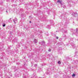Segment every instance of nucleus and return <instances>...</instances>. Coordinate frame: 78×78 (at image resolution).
<instances>
[{"mask_svg":"<svg viewBox=\"0 0 78 78\" xmlns=\"http://www.w3.org/2000/svg\"><path fill=\"white\" fill-rule=\"evenodd\" d=\"M13 21L15 23H16L17 22V19L16 18H15V19L13 20Z\"/></svg>","mask_w":78,"mask_h":78,"instance_id":"nucleus-1","label":"nucleus"},{"mask_svg":"<svg viewBox=\"0 0 78 78\" xmlns=\"http://www.w3.org/2000/svg\"><path fill=\"white\" fill-rule=\"evenodd\" d=\"M6 12H7V14L8 13V11H6Z\"/></svg>","mask_w":78,"mask_h":78,"instance_id":"nucleus-18","label":"nucleus"},{"mask_svg":"<svg viewBox=\"0 0 78 78\" xmlns=\"http://www.w3.org/2000/svg\"><path fill=\"white\" fill-rule=\"evenodd\" d=\"M48 51H51V49H49L48 50Z\"/></svg>","mask_w":78,"mask_h":78,"instance_id":"nucleus-14","label":"nucleus"},{"mask_svg":"<svg viewBox=\"0 0 78 78\" xmlns=\"http://www.w3.org/2000/svg\"><path fill=\"white\" fill-rule=\"evenodd\" d=\"M47 28H49V29H50V27H49V26H47Z\"/></svg>","mask_w":78,"mask_h":78,"instance_id":"nucleus-12","label":"nucleus"},{"mask_svg":"<svg viewBox=\"0 0 78 78\" xmlns=\"http://www.w3.org/2000/svg\"><path fill=\"white\" fill-rule=\"evenodd\" d=\"M64 33H67V31H64Z\"/></svg>","mask_w":78,"mask_h":78,"instance_id":"nucleus-17","label":"nucleus"},{"mask_svg":"<svg viewBox=\"0 0 78 78\" xmlns=\"http://www.w3.org/2000/svg\"><path fill=\"white\" fill-rule=\"evenodd\" d=\"M72 41H71V42H72Z\"/></svg>","mask_w":78,"mask_h":78,"instance_id":"nucleus-23","label":"nucleus"},{"mask_svg":"<svg viewBox=\"0 0 78 78\" xmlns=\"http://www.w3.org/2000/svg\"><path fill=\"white\" fill-rule=\"evenodd\" d=\"M72 15H73L74 16H76L77 15V13H73Z\"/></svg>","mask_w":78,"mask_h":78,"instance_id":"nucleus-5","label":"nucleus"},{"mask_svg":"<svg viewBox=\"0 0 78 78\" xmlns=\"http://www.w3.org/2000/svg\"><path fill=\"white\" fill-rule=\"evenodd\" d=\"M58 37H56V39H58Z\"/></svg>","mask_w":78,"mask_h":78,"instance_id":"nucleus-16","label":"nucleus"},{"mask_svg":"<svg viewBox=\"0 0 78 78\" xmlns=\"http://www.w3.org/2000/svg\"><path fill=\"white\" fill-rule=\"evenodd\" d=\"M45 44V41H42L41 43V45H44Z\"/></svg>","mask_w":78,"mask_h":78,"instance_id":"nucleus-6","label":"nucleus"},{"mask_svg":"<svg viewBox=\"0 0 78 78\" xmlns=\"http://www.w3.org/2000/svg\"><path fill=\"white\" fill-rule=\"evenodd\" d=\"M72 76L73 77V76H75V74L74 73H73Z\"/></svg>","mask_w":78,"mask_h":78,"instance_id":"nucleus-10","label":"nucleus"},{"mask_svg":"<svg viewBox=\"0 0 78 78\" xmlns=\"http://www.w3.org/2000/svg\"><path fill=\"white\" fill-rule=\"evenodd\" d=\"M39 44H41V42H39Z\"/></svg>","mask_w":78,"mask_h":78,"instance_id":"nucleus-22","label":"nucleus"},{"mask_svg":"<svg viewBox=\"0 0 78 78\" xmlns=\"http://www.w3.org/2000/svg\"><path fill=\"white\" fill-rule=\"evenodd\" d=\"M17 64H18V63H17Z\"/></svg>","mask_w":78,"mask_h":78,"instance_id":"nucleus-24","label":"nucleus"},{"mask_svg":"<svg viewBox=\"0 0 78 78\" xmlns=\"http://www.w3.org/2000/svg\"><path fill=\"white\" fill-rule=\"evenodd\" d=\"M34 43H36L37 42V40L36 39H34Z\"/></svg>","mask_w":78,"mask_h":78,"instance_id":"nucleus-7","label":"nucleus"},{"mask_svg":"<svg viewBox=\"0 0 78 78\" xmlns=\"http://www.w3.org/2000/svg\"><path fill=\"white\" fill-rule=\"evenodd\" d=\"M57 3H59L61 5V6H62V3H61V2L59 0H58L57 1Z\"/></svg>","mask_w":78,"mask_h":78,"instance_id":"nucleus-4","label":"nucleus"},{"mask_svg":"<svg viewBox=\"0 0 78 78\" xmlns=\"http://www.w3.org/2000/svg\"><path fill=\"white\" fill-rule=\"evenodd\" d=\"M63 8H66V7L64 5V6L63 7Z\"/></svg>","mask_w":78,"mask_h":78,"instance_id":"nucleus-15","label":"nucleus"},{"mask_svg":"<svg viewBox=\"0 0 78 78\" xmlns=\"http://www.w3.org/2000/svg\"><path fill=\"white\" fill-rule=\"evenodd\" d=\"M30 23H31V21H30Z\"/></svg>","mask_w":78,"mask_h":78,"instance_id":"nucleus-21","label":"nucleus"},{"mask_svg":"<svg viewBox=\"0 0 78 78\" xmlns=\"http://www.w3.org/2000/svg\"><path fill=\"white\" fill-rule=\"evenodd\" d=\"M72 3H74V2H72Z\"/></svg>","mask_w":78,"mask_h":78,"instance_id":"nucleus-20","label":"nucleus"},{"mask_svg":"<svg viewBox=\"0 0 78 78\" xmlns=\"http://www.w3.org/2000/svg\"><path fill=\"white\" fill-rule=\"evenodd\" d=\"M58 64H61V61H59L58 62Z\"/></svg>","mask_w":78,"mask_h":78,"instance_id":"nucleus-9","label":"nucleus"},{"mask_svg":"<svg viewBox=\"0 0 78 78\" xmlns=\"http://www.w3.org/2000/svg\"><path fill=\"white\" fill-rule=\"evenodd\" d=\"M69 2H70V0H69Z\"/></svg>","mask_w":78,"mask_h":78,"instance_id":"nucleus-19","label":"nucleus"},{"mask_svg":"<svg viewBox=\"0 0 78 78\" xmlns=\"http://www.w3.org/2000/svg\"><path fill=\"white\" fill-rule=\"evenodd\" d=\"M12 18H10L9 20V22L10 23H11V22H12Z\"/></svg>","mask_w":78,"mask_h":78,"instance_id":"nucleus-3","label":"nucleus"},{"mask_svg":"<svg viewBox=\"0 0 78 78\" xmlns=\"http://www.w3.org/2000/svg\"><path fill=\"white\" fill-rule=\"evenodd\" d=\"M37 34H37V35L38 36H39V34H40V33H39L38 32H37Z\"/></svg>","mask_w":78,"mask_h":78,"instance_id":"nucleus-8","label":"nucleus"},{"mask_svg":"<svg viewBox=\"0 0 78 78\" xmlns=\"http://www.w3.org/2000/svg\"><path fill=\"white\" fill-rule=\"evenodd\" d=\"M37 64H35V65H34V66H35V67H37Z\"/></svg>","mask_w":78,"mask_h":78,"instance_id":"nucleus-13","label":"nucleus"},{"mask_svg":"<svg viewBox=\"0 0 78 78\" xmlns=\"http://www.w3.org/2000/svg\"><path fill=\"white\" fill-rule=\"evenodd\" d=\"M76 33H75V35L77 36H78V29H76Z\"/></svg>","mask_w":78,"mask_h":78,"instance_id":"nucleus-2","label":"nucleus"},{"mask_svg":"<svg viewBox=\"0 0 78 78\" xmlns=\"http://www.w3.org/2000/svg\"><path fill=\"white\" fill-rule=\"evenodd\" d=\"M5 25H6V24H2L3 27H5Z\"/></svg>","mask_w":78,"mask_h":78,"instance_id":"nucleus-11","label":"nucleus"}]
</instances>
